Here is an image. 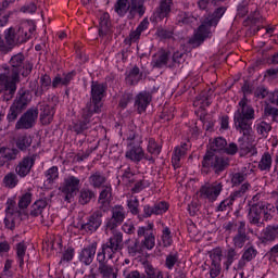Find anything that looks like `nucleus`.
<instances>
[{
    "label": "nucleus",
    "instance_id": "f257e3e1",
    "mask_svg": "<svg viewBox=\"0 0 278 278\" xmlns=\"http://www.w3.org/2000/svg\"><path fill=\"white\" fill-rule=\"evenodd\" d=\"M9 64L10 68L8 66L4 67V71H8V75L0 74V94L1 92L8 94L7 101L14 97L16 84L21 83V75L22 77H29L31 71H34V63L27 60L23 52L12 55Z\"/></svg>",
    "mask_w": 278,
    "mask_h": 278
},
{
    "label": "nucleus",
    "instance_id": "f03ea898",
    "mask_svg": "<svg viewBox=\"0 0 278 278\" xmlns=\"http://www.w3.org/2000/svg\"><path fill=\"white\" fill-rule=\"evenodd\" d=\"M226 147L227 139L223 137H217L210 142V150H206L200 165V173L203 177L212 174L219 177V175H223V173L229 168L231 160L228 156L216 154L220 152L225 153Z\"/></svg>",
    "mask_w": 278,
    "mask_h": 278
},
{
    "label": "nucleus",
    "instance_id": "7ed1b4c3",
    "mask_svg": "<svg viewBox=\"0 0 278 278\" xmlns=\"http://www.w3.org/2000/svg\"><path fill=\"white\" fill-rule=\"evenodd\" d=\"M156 233L153 222H149L146 226H139L137 238L126 241L129 257H138V255H143L146 251H153L155 249Z\"/></svg>",
    "mask_w": 278,
    "mask_h": 278
},
{
    "label": "nucleus",
    "instance_id": "20e7f679",
    "mask_svg": "<svg viewBox=\"0 0 278 278\" xmlns=\"http://www.w3.org/2000/svg\"><path fill=\"white\" fill-rule=\"evenodd\" d=\"M253 121H255V109L249 98H241L233 113L235 129L249 138L253 136Z\"/></svg>",
    "mask_w": 278,
    "mask_h": 278
},
{
    "label": "nucleus",
    "instance_id": "39448f33",
    "mask_svg": "<svg viewBox=\"0 0 278 278\" xmlns=\"http://www.w3.org/2000/svg\"><path fill=\"white\" fill-rule=\"evenodd\" d=\"M258 195H254L249 203L248 220L255 227H264V222L273 220L275 216V205L268 202L258 201Z\"/></svg>",
    "mask_w": 278,
    "mask_h": 278
},
{
    "label": "nucleus",
    "instance_id": "423d86ee",
    "mask_svg": "<svg viewBox=\"0 0 278 278\" xmlns=\"http://www.w3.org/2000/svg\"><path fill=\"white\" fill-rule=\"evenodd\" d=\"M104 214L103 211L96 210L88 216H78L76 223H74V228L77 229L81 236H92V233H97L101 225H103Z\"/></svg>",
    "mask_w": 278,
    "mask_h": 278
},
{
    "label": "nucleus",
    "instance_id": "0eeeda50",
    "mask_svg": "<svg viewBox=\"0 0 278 278\" xmlns=\"http://www.w3.org/2000/svg\"><path fill=\"white\" fill-rule=\"evenodd\" d=\"M108 97V83H100L99 80L91 81V90L89 101L85 109L101 114L103 112V99Z\"/></svg>",
    "mask_w": 278,
    "mask_h": 278
},
{
    "label": "nucleus",
    "instance_id": "6e6552de",
    "mask_svg": "<svg viewBox=\"0 0 278 278\" xmlns=\"http://www.w3.org/2000/svg\"><path fill=\"white\" fill-rule=\"evenodd\" d=\"M225 12H227V8L219 7L214 10L212 14H208L205 18L203 24L198 27L197 33L194 34L193 40L195 42H203L205 38L210 36V27H216L223 16H225Z\"/></svg>",
    "mask_w": 278,
    "mask_h": 278
},
{
    "label": "nucleus",
    "instance_id": "1a4fd4ad",
    "mask_svg": "<svg viewBox=\"0 0 278 278\" xmlns=\"http://www.w3.org/2000/svg\"><path fill=\"white\" fill-rule=\"evenodd\" d=\"M123 251V232L117 231L111 236L105 243H102L97 253V257L101 260H114L116 253Z\"/></svg>",
    "mask_w": 278,
    "mask_h": 278
},
{
    "label": "nucleus",
    "instance_id": "9d476101",
    "mask_svg": "<svg viewBox=\"0 0 278 278\" xmlns=\"http://www.w3.org/2000/svg\"><path fill=\"white\" fill-rule=\"evenodd\" d=\"M128 149L125 152L126 160L134 162V164H140L142 160L155 164V157L150 156L149 153L144 152L142 148V139H139L137 143H127Z\"/></svg>",
    "mask_w": 278,
    "mask_h": 278
},
{
    "label": "nucleus",
    "instance_id": "9b49d317",
    "mask_svg": "<svg viewBox=\"0 0 278 278\" xmlns=\"http://www.w3.org/2000/svg\"><path fill=\"white\" fill-rule=\"evenodd\" d=\"M79 186H81V180L78 177L71 175L64 178L59 190L63 194V199L66 203H71L75 197H77Z\"/></svg>",
    "mask_w": 278,
    "mask_h": 278
},
{
    "label": "nucleus",
    "instance_id": "f8f14e48",
    "mask_svg": "<svg viewBox=\"0 0 278 278\" xmlns=\"http://www.w3.org/2000/svg\"><path fill=\"white\" fill-rule=\"evenodd\" d=\"M251 190V184L244 182L241 187H239L237 190H233L230 192L229 197L224 199L216 207L215 212H229L230 210H233V203L238 201V199H242L247 192Z\"/></svg>",
    "mask_w": 278,
    "mask_h": 278
},
{
    "label": "nucleus",
    "instance_id": "ddd939ff",
    "mask_svg": "<svg viewBox=\"0 0 278 278\" xmlns=\"http://www.w3.org/2000/svg\"><path fill=\"white\" fill-rule=\"evenodd\" d=\"M97 113L90 111L89 109L83 108L80 111V119L73 123L72 131L77 134V136L84 134L87 129H90L97 121H99V117H94Z\"/></svg>",
    "mask_w": 278,
    "mask_h": 278
},
{
    "label": "nucleus",
    "instance_id": "4468645a",
    "mask_svg": "<svg viewBox=\"0 0 278 278\" xmlns=\"http://www.w3.org/2000/svg\"><path fill=\"white\" fill-rule=\"evenodd\" d=\"M125 218H127L125 206L114 205L111 210V217L105 220L104 227L106 231H115L117 227H121L125 223Z\"/></svg>",
    "mask_w": 278,
    "mask_h": 278
},
{
    "label": "nucleus",
    "instance_id": "2eb2a0df",
    "mask_svg": "<svg viewBox=\"0 0 278 278\" xmlns=\"http://www.w3.org/2000/svg\"><path fill=\"white\" fill-rule=\"evenodd\" d=\"M224 188L225 185H223V182H220L219 180H216L208 185H204L200 188V198L205 199L210 203H214L218 201V198L220 197Z\"/></svg>",
    "mask_w": 278,
    "mask_h": 278
},
{
    "label": "nucleus",
    "instance_id": "dca6fc26",
    "mask_svg": "<svg viewBox=\"0 0 278 278\" xmlns=\"http://www.w3.org/2000/svg\"><path fill=\"white\" fill-rule=\"evenodd\" d=\"M38 121V110L36 108H30L24 112L15 123V129L18 131L21 129H33Z\"/></svg>",
    "mask_w": 278,
    "mask_h": 278
},
{
    "label": "nucleus",
    "instance_id": "f3484780",
    "mask_svg": "<svg viewBox=\"0 0 278 278\" xmlns=\"http://www.w3.org/2000/svg\"><path fill=\"white\" fill-rule=\"evenodd\" d=\"M36 157H38V154L26 155L17 163L15 173L21 179H25L31 173V168L36 166Z\"/></svg>",
    "mask_w": 278,
    "mask_h": 278
},
{
    "label": "nucleus",
    "instance_id": "a211bd4d",
    "mask_svg": "<svg viewBox=\"0 0 278 278\" xmlns=\"http://www.w3.org/2000/svg\"><path fill=\"white\" fill-rule=\"evenodd\" d=\"M211 267H210V277L216 278L223 271V249L217 247L210 252Z\"/></svg>",
    "mask_w": 278,
    "mask_h": 278
},
{
    "label": "nucleus",
    "instance_id": "6ab92c4d",
    "mask_svg": "<svg viewBox=\"0 0 278 278\" xmlns=\"http://www.w3.org/2000/svg\"><path fill=\"white\" fill-rule=\"evenodd\" d=\"M98 248L99 243L97 241H92L88 245H85L78 252V261L80 262V264H83L84 266H90V264L94 262Z\"/></svg>",
    "mask_w": 278,
    "mask_h": 278
},
{
    "label": "nucleus",
    "instance_id": "aec40b11",
    "mask_svg": "<svg viewBox=\"0 0 278 278\" xmlns=\"http://www.w3.org/2000/svg\"><path fill=\"white\" fill-rule=\"evenodd\" d=\"M257 255H260V252L257 251L255 245H245L242 250L241 257L239 258L235 267L236 270H244V268H247V265L253 262V260H255Z\"/></svg>",
    "mask_w": 278,
    "mask_h": 278
},
{
    "label": "nucleus",
    "instance_id": "412c9836",
    "mask_svg": "<svg viewBox=\"0 0 278 278\" xmlns=\"http://www.w3.org/2000/svg\"><path fill=\"white\" fill-rule=\"evenodd\" d=\"M249 242V233L247 232V222L240 220L237 232L232 237L233 249H244V244Z\"/></svg>",
    "mask_w": 278,
    "mask_h": 278
},
{
    "label": "nucleus",
    "instance_id": "4be33fe9",
    "mask_svg": "<svg viewBox=\"0 0 278 278\" xmlns=\"http://www.w3.org/2000/svg\"><path fill=\"white\" fill-rule=\"evenodd\" d=\"M170 5H173V0H160V4L153 12L150 21H152V23L164 21V18L170 14Z\"/></svg>",
    "mask_w": 278,
    "mask_h": 278
},
{
    "label": "nucleus",
    "instance_id": "5701e85b",
    "mask_svg": "<svg viewBox=\"0 0 278 278\" xmlns=\"http://www.w3.org/2000/svg\"><path fill=\"white\" fill-rule=\"evenodd\" d=\"M102 190L99 193L98 210H101L102 214H105L110 210V203H112V185L108 184L104 187H101Z\"/></svg>",
    "mask_w": 278,
    "mask_h": 278
},
{
    "label": "nucleus",
    "instance_id": "b1692460",
    "mask_svg": "<svg viewBox=\"0 0 278 278\" xmlns=\"http://www.w3.org/2000/svg\"><path fill=\"white\" fill-rule=\"evenodd\" d=\"M258 240L264 247H268V244H273V242L278 240V224L266 226Z\"/></svg>",
    "mask_w": 278,
    "mask_h": 278
},
{
    "label": "nucleus",
    "instance_id": "393cba45",
    "mask_svg": "<svg viewBox=\"0 0 278 278\" xmlns=\"http://www.w3.org/2000/svg\"><path fill=\"white\" fill-rule=\"evenodd\" d=\"M151 101H153V96L149 91H141L135 98V108L138 114H144L147 112V108L151 105Z\"/></svg>",
    "mask_w": 278,
    "mask_h": 278
},
{
    "label": "nucleus",
    "instance_id": "a878e982",
    "mask_svg": "<svg viewBox=\"0 0 278 278\" xmlns=\"http://www.w3.org/2000/svg\"><path fill=\"white\" fill-rule=\"evenodd\" d=\"M31 103V92L27 89L21 88L17 91L16 98L14 99L12 105L25 112L27 110V105Z\"/></svg>",
    "mask_w": 278,
    "mask_h": 278
},
{
    "label": "nucleus",
    "instance_id": "bb28decb",
    "mask_svg": "<svg viewBox=\"0 0 278 278\" xmlns=\"http://www.w3.org/2000/svg\"><path fill=\"white\" fill-rule=\"evenodd\" d=\"M188 155V143L182 142L174 148L172 153V166L175 170L181 166V160Z\"/></svg>",
    "mask_w": 278,
    "mask_h": 278
},
{
    "label": "nucleus",
    "instance_id": "cd10ccee",
    "mask_svg": "<svg viewBox=\"0 0 278 278\" xmlns=\"http://www.w3.org/2000/svg\"><path fill=\"white\" fill-rule=\"evenodd\" d=\"M34 31H36V25L31 22H24L20 25L17 29V42H27L31 36H34Z\"/></svg>",
    "mask_w": 278,
    "mask_h": 278
},
{
    "label": "nucleus",
    "instance_id": "c85d7f7f",
    "mask_svg": "<svg viewBox=\"0 0 278 278\" xmlns=\"http://www.w3.org/2000/svg\"><path fill=\"white\" fill-rule=\"evenodd\" d=\"M239 142V154L241 157L249 155L255 151V143H253V135L250 137L242 136L238 139Z\"/></svg>",
    "mask_w": 278,
    "mask_h": 278
},
{
    "label": "nucleus",
    "instance_id": "c756f323",
    "mask_svg": "<svg viewBox=\"0 0 278 278\" xmlns=\"http://www.w3.org/2000/svg\"><path fill=\"white\" fill-rule=\"evenodd\" d=\"M98 273L101 274L102 278H117L118 274L114 271V267L108 264L106 258H99L97 257Z\"/></svg>",
    "mask_w": 278,
    "mask_h": 278
},
{
    "label": "nucleus",
    "instance_id": "7c9ffc66",
    "mask_svg": "<svg viewBox=\"0 0 278 278\" xmlns=\"http://www.w3.org/2000/svg\"><path fill=\"white\" fill-rule=\"evenodd\" d=\"M170 60V50L161 48L159 50L157 56L152 60L153 68H165L168 66V61Z\"/></svg>",
    "mask_w": 278,
    "mask_h": 278
},
{
    "label": "nucleus",
    "instance_id": "2f4dec72",
    "mask_svg": "<svg viewBox=\"0 0 278 278\" xmlns=\"http://www.w3.org/2000/svg\"><path fill=\"white\" fill-rule=\"evenodd\" d=\"M88 181L91 188L100 189L106 186L105 184H108V177H105L103 172L96 170L90 174Z\"/></svg>",
    "mask_w": 278,
    "mask_h": 278
},
{
    "label": "nucleus",
    "instance_id": "473e14b6",
    "mask_svg": "<svg viewBox=\"0 0 278 278\" xmlns=\"http://www.w3.org/2000/svg\"><path fill=\"white\" fill-rule=\"evenodd\" d=\"M91 201H97V192L90 189V187H83L78 191L79 205H88Z\"/></svg>",
    "mask_w": 278,
    "mask_h": 278
},
{
    "label": "nucleus",
    "instance_id": "72a5a7b5",
    "mask_svg": "<svg viewBox=\"0 0 278 278\" xmlns=\"http://www.w3.org/2000/svg\"><path fill=\"white\" fill-rule=\"evenodd\" d=\"M15 250V260L18 264V268L23 270L25 267V255H27V243L25 240L18 242L14 247Z\"/></svg>",
    "mask_w": 278,
    "mask_h": 278
},
{
    "label": "nucleus",
    "instance_id": "f704fd0d",
    "mask_svg": "<svg viewBox=\"0 0 278 278\" xmlns=\"http://www.w3.org/2000/svg\"><path fill=\"white\" fill-rule=\"evenodd\" d=\"M55 116V109L49 104L40 105V123L41 125H51Z\"/></svg>",
    "mask_w": 278,
    "mask_h": 278
},
{
    "label": "nucleus",
    "instance_id": "c9c22d12",
    "mask_svg": "<svg viewBox=\"0 0 278 278\" xmlns=\"http://www.w3.org/2000/svg\"><path fill=\"white\" fill-rule=\"evenodd\" d=\"M162 143L155 138L150 137L148 138V144H147V152L149 153L151 157H160V154L162 153Z\"/></svg>",
    "mask_w": 278,
    "mask_h": 278
},
{
    "label": "nucleus",
    "instance_id": "e433bc0d",
    "mask_svg": "<svg viewBox=\"0 0 278 278\" xmlns=\"http://www.w3.org/2000/svg\"><path fill=\"white\" fill-rule=\"evenodd\" d=\"M47 205H49L47 198H41L35 201L30 207V216H33V218H38V216H40L42 212L47 210Z\"/></svg>",
    "mask_w": 278,
    "mask_h": 278
},
{
    "label": "nucleus",
    "instance_id": "4c0bfd02",
    "mask_svg": "<svg viewBox=\"0 0 278 278\" xmlns=\"http://www.w3.org/2000/svg\"><path fill=\"white\" fill-rule=\"evenodd\" d=\"M255 4L256 3L253 0H241L237 4V17L244 18V16H249L250 11Z\"/></svg>",
    "mask_w": 278,
    "mask_h": 278
},
{
    "label": "nucleus",
    "instance_id": "58836bf2",
    "mask_svg": "<svg viewBox=\"0 0 278 278\" xmlns=\"http://www.w3.org/2000/svg\"><path fill=\"white\" fill-rule=\"evenodd\" d=\"M240 254L238 253V250H236V248H228L225 251V261L223 263L225 270H229L233 262H236V260H238Z\"/></svg>",
    "mask_w": 278,
    "mask_h": 278
},
{
    "label": "nucleus",
    "instance_id": "ea45409f",
    "mask_svg": "<svg viewBox=\"0 0 278 278\" xmlns=\"http://www.w3.org/2000/svg\"><path fill=\"white\" fill-rule=\"evenodd\" d=\"M39 84H40V87H37V89L35 90V97H42V94H45V92H47V90L51 88L52 86L51 76H49V74L41 75Z\"/></svg>",
    "mask_w": 278,
    "mask_h": 278
},
{
    "label": "nucleus",
    "instance_id": "a19ab883",
    "mask_svg": "<svg viewBox=\"0 0 278 278\" xmlns=\"http://www.w3.org/2000/svg\"><path fill=\"white\" fill-rule=\"evenodd\" d=\"M193 105L195 108H210L212 105V96L210 94V91H202L199 93V96L195 97V100L193 101Z\"/></svg>",
    "mask_w": 278,
    "mask_h": 278
},
{
    "label": "nucleus",
    "instance_id": "79ce46f5",
    "mask_svg": "<svg viewBox=\"0 0 278 278\" xmlns=\"http://www.w3.org/2000/svg\"><path fill=\"white\" fill-rule=\"evenodd\" d=\"M45 186H53L58 179H60V168L52 166L45 172Z\"/></svg>",
    "mask_w": 278,
    "mask_h": 278
},
{
    "label": "nucleus",
    "instance_id": "37998d69",
    "mask_svg": "<svg viewBox=\"0 0 278 278\" xmlns=\"http://www.w3.org/2000/svg\"><path fill=\"white\" fill-rule=\"evenodd\" d=\"M140 79H142V73H140V67L135 65L127 74L126 81L129 86H138Z\"/></svg>",
    "mask_w": 278,
    "mask_h": 278
},
{
    "label": "nucleus",
    "instance_id": "c03bdc74",
    "mask_svg": "<svg viewBox=\"0 0 278 278\" xmlns=\"http://www.w3.org/2000/svg\"><path fill=\"white\" fill-rule=\"evenodd\" d=\"M248 14L247 21H249L251 25H260L265 21L264 16H262V13L260 12V8H257V3L253 4L252 10Z\"/></svg>",
    "mask_w": 278,
    "mask_h": 278
},
{
    "label": "nucleus",
    "instance_id": "a18cd8bd",
    "mask_svg": "<svg viewBox=\"0 0 278 278\" xmlns=\"http://www.w3.org/2000/svg\"><path fill=\"white\" fill-rule=\"evenodd\" d=\"M111 25H112V23L110 22V13H103L100 16V22H99L100 38L108 36V31H110Z\"/></svg>",
    "mask_w": 278,
    "mask_h": 278
},
{
    "label": "nucleus",
    "instance_id": "49530a36",
    "mask_svg": "<svg viewBox=\"0 0 278 278\" xmlns=\"http://www.w3.org/2000/svg\"><path fill=\"white\" fill-rule=\"evenodd\" d=\"M130 10L131 4L129 3V0H117L114 4V12H116L121 18L125 17Z\"/></svg>",
    "mask_w": 278,
    "mask_h": 278
},
{
    "label": "nucleus",
    "instance_id": "de8ad7c7",
    "mask_svg": "<svg viewBox=\"0 0 278 278\" xmlns=\"http://www.w3.org/2000/svg\"><path fill=\"white\" fill-rule=\"evenodd\" d=\"M258 170L270 173V168H273V155H270V152H265L257 165Z\"/></svg>",
    "mask_w": 278,
    "mask_h": 278
},
{
    "label": "nucleus",
    "instance_id": "09e8293b",
    "mask_svg": "<svg viewBox=\"0 0 278 278\" xmlns=\"http://www.w3.org/2000/svg\"><path fill=\"white\" fill-rule=\"evenodd\" d=\"M31 142L34 140L31 139V136L24 134L20 135L15 140V146L18 149V151H27L29 147H31Z\"/></svg>",
    "mask_w": 278,
    "mask_h": 278
},
{
    "label": "nucleus",
    "instance_id": "8fccbe9b",
    "mask_svg": "<svg viewBox=\"0 0 278 278\" xmlns=\"http://www.w3.org/2000/svg\"><path fill=\"white\" fill-rule=\"evenodd\" d=\"M34 193L31 191H25L18 197L17 207L18 210H27L31 205Z\"/></svg>",
    "mask_w": 278,
    "mask_h": 278
},
{
    "label": "nucleus",
    "instance_id": "3c124183",
    "mask_svg": "<svg viewBox=\"0 0 278 278\" xmlns=\"http://www.w3.org/2000/svg\"><path fill=\"white\" fill-rule=\"evenodd\" d=\"M135 185L131 188L134 194L142 192V190L151 187V180H147V177L142 176L141 178H135Z\"/></svg>",
    "mask_w": 278,
    "mask_h": 278
},
{
    "label": "nucleus",
    "instance_id": "603ef678",
    "mask_svg": "<svg viewBox=\"0 0 278 278\" xmlns=\"http://www.w3.org/2000/svg\"><path fill=\"white\" fill-rule=\"evenodd\" d=\"M4 188H9L10 190L16 188L18 186V174L14 172L8 173L2 179Z\"/></svg>",
    "mask_w": 278,
    "mask_h": 278
},
{
    "label": "nucleus",
    "instance_id": "864d4df0",
    "mask_svg": "<svg viewBox=\"0 0 278 278\" xmlns=\"http://www.w3.org/2000/svg\"><path fill=\"white\" fill-rule=\"evenodd\" d=\"M247 173L244 172H237V173H232L230 175V184L232 186V188H238V186H240V188L242 186H244V181H247Z\"/></svg>",
    "mask_w": 278,
    "mask_h": 278
},
{
    "label": "nucleus",
    "instance_id": "5fc2aeb1",
    "mask_svg": "<svg viewBox=\"0 0 278 278\" xmlns=\"http://www.w3.org/2000/svg\"><path fill=\"white\" fill-rule=\"evenodd\" d=\"M155 36L160 38V40H172V38H175V28L159 27L156 29Z\"/></svg>",
    "mask_w": 278,
    "mask_h": 278
},
{
    "label": "nucleus",
    "instance_id": "6e6d98bb",
    "mask_svg": "<svg viewBox=\"0 0 278 278\" xmlns=\"http://www.w3.org/2000/svg\"><path fill=\"white\" fill-rule=\"evenodd\" d=\"M255 129L258 136H262V138H268V134L273 131V125L270 123L262 121L255 124Z\"/></svg>",
    "mask_w": 278,
    "mask_h": 278
},
{
    "label": "nucleus",
    "instance_id": "4d7b16f0",
    "mask_svg": "<svg viewBox=\"0 0 278 278\" xmlns=\"http://www.w3.org/2000/svg\"><path fill=\"white\" fill-rule=\"evenodd\" d=\"M24 111L15 106L14 104H11L7 114V121L9 125H14L18 121V116L23 114Z\"/></svg>",
    "mask_w": 278,
    "mask_h": 278
},
{
    "label": "nucleus",
    "instance_id": "13d9d810",
    "mask_svg": "<svg viewBox=\"0 0 278 278\" xmlns=\"http://www.w3.org/2000/svg\"><path fill=\"white\" fill-rule=\"evenodd\" d=\"M132 12H137L139 16H144V12H147L144 0H130V14Z\"/></svg>",
    "mask_w": 278,
    "mask_h": 278
},
{
    "label": "nucleus",
    "instance_id": "bf43d9fd",
    "mask_svg": "<svg viewBox=\"0 0 278 278\" xmlns=\"http://www.w3.org/2000/svg\"><path fill=\"white\" fill-rule=\"evenodd\" d=\"M161 241L164 249H168V247H173V232L168 226L164 227L161 235Z\"/></svg>",
    "mask_w": 278,
    "mask_h": 278
},
{
    "label": "nucleus",
    "instance_id": "052dcab7",
    "mask_svg": "<svg viewBox=\"0 0 278 278\" xmlns=\"http://www.w3.org/2000/svg\"><path fill=\"white\" fill-rule=\"evenodd\" d=\"M144 273L147 276H143V278H164V273L151 264L146 266Z\"/></svg>",
    "mask_w": 278,
    "mask_h": 278
},
{
    "label": "nucleus",
    "instance_id": "680f3d73",
    "mask_svg": "<svg viewBox=\"0 0 278 278\" xmlns=\"http://www.w3.org/2000/svg\"><path fill=\"white\" fill-rule=\"evenodd\" d=\"M264 117L271 118V123L278 124V108L267 104L264 108Z\"/></svg>",
    "mask_w": 278,
    "mask_h": 278
},
{
    "label": "nucleus",
    "instance_id": "e2e57ef3",
    "mask_svg": "<svg viewBox=\"0 0 278 278\" xmlns=\"http://www.w3.org/2000/svg\"><path fill=\"white\" fill-rule=\"evenodd\" d=\"M134 101V92L124 91V93L119 97L118 108L122 110H127V105Z\"/></svg>",
    "mask_w": 278,
    "mask_h": 278
},
{
    "label": "nucleus",
    "instance_id": "0e129e2a",
    "mask_svg": "<svg viewBox=\"0 0 278 278\" xmlns=\"http://www.w3.org/2000/svg\"><path fill=\"white\" fill-rule=\"evenodd\" d=\"M127 207L132 216H138L140 214V200L137 197L127 200Z\"/></svg>",
    "mask_w": 278,
    "mask_h": 278
},
{
    "label": "nucleus",
    "instance_id": "69168bd1",
    "mask_svg": "<svg viewBox=\"0 0 278 278\" xmlns=\"http://www.w3.org/2000/svg\"><path fill=\"white\" fill-rule=\"evenodd\" d=\"M178 262L179 253L170 252L165 258V268H167V270H173V268H175V264H177Z\"/></svg>",
    "mask_w": 278,
    "mask_h": 278
},
{
    "label": "nucleus",
    "instance_id": "338daca9",
    "mask_svg": "<svg viewBox=\"0 0 278 278\" xmlns=\"http://www.w3.org/2000/svg\"><path fill=\"white\" fill-rule=\"evenodd\" d=\"M170 205L166 201L156 202L153 205L154 216H162V214H166Z\"/></svg>",
    "mask_w": 278,
    "mask_h": 278
},
{
    "label": "nucleus",
    "instance_id": "774afa93",
    "mask_svg": "<svg viewBox=\"0 0 278 278\" xmlns=\"http://www.w3.org/2000/svg\"><path fill=\"white\" fill-rule=\"evenodd\" d=\"M178 25H190L192 23V14L190 12L180 11L177 15Z\"/></svg>",
    "mask_w": 278,
    "mask_h": 278
}]
</instances>
